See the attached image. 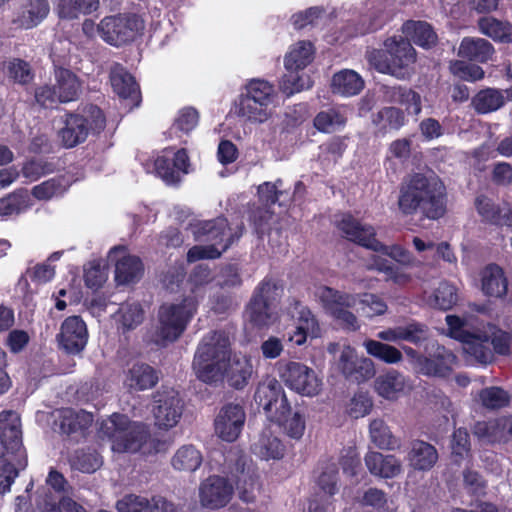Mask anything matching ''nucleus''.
<instances>
[{
    "label": "nucleus",
    "instance_id": "obj_1",
    "mask_svg": "<svg viewBox=\"0 0 512 512\" xmlns=\"http://www.w3.org/2000/svg\"><path fill=\"white\" fill-rule=\"evenodd\" d=\"M398 208L404 216L421 215L438 220L446 213V191L442 182L422 173L413 174L399 190Z\"/></svg>",
    "mask_w": 512,
    "mask_h": 512
},
{
    "label": "nucleus",
    "instance_id": "obj_2",
    "mask_svg": "<svg viewBox=\"0 0 512 512\" xmlns=\"http://www.w3.org/2000/svg\"><path fill=\"white\" fill-rule=\"evenodd\" d=\"M27 465L21 422L13 411L0 413V494L10 491L19 471Z\"/></svg>",
    "mask_w": 512,
    "mask_h": 512
},
{
    "label": "nucleus",
    "instance_id": "obj_3",
    "mask_svg": "<svg viewBox=\"0 0 512 512\" xmlns=\"http://www.w3.org/2000/svg\"><path fill=\"white\" fill-rule=\"evenodd\" d=\"M254 400L262 407L267 418L271 422L284 425L287 435L299 440L305 431V418L299 412H295L291 418V404L288 401L282 384L275 378L260 382L254 393Z\"/></svg>",
    "mask_w": 512,
    "mask_h": 512
},
{
    "label": "nucleus",
    "instance_id": "obj_4",
    "mask_svg": "<svg viewBox=\"0 0 512 512\" xmlns=\"http://www.w3.org/2000/svg\"><path fill=\"white\" fill-rule=\"evenodd\" d=\"M60 120L62 126L57 131V137L65 149L85 143L90 136H99L107 124L104 111L92 103L73 111L66 110Z\"/></svg>",
    "mask_w": 512,
    "mask_h": 512
},
{
    "label": "nucleus",
    "instance_id": "obj_5",
    "mask_svg": "<svg viewBox=\"0 0 512 512\" xmlns=\"http://www.w3.org/2000/svg\"><path fill=\"white\" fill-rule=\"evenodd\" d=\"M230 357V340L224 331L208 333L199 344L193 359L197 378L213 383L223 378L224 363Z\"/></svg>",
    "mask_w": 512,
    "mask_h": 512
},
{
    "label": "nucleus",
    "instance_id": "obj_6",
    "mask_svg": "<svg viewBox=\"0 0 512 512\" xmlns=\"http://www.w3.org/2000/svg\"><path fill=\"white\" fill-rule=\"evenodd\" d=\"M383 49L367 52V60L375 70L398 79L409 75V67L416 62V50L411 41L403 36L388 37Z\"/></svg>",
    "mask_w": 512,
    "mask_h": 512
},
{
    "label": "nucleus",
    "instance_id": "obj_7",
    "mask_svg": "<svg viewBox=\"0 0 512 512\" xmlns=\"http://www.w3.org/2000/svg\"><path fill=\"white\" fill-rule=\"evenodd\" d=\"M197 310L194 297H185L179 303H163L158 310L159 325L155 332V343L166 346L176 341L186 330Z\"/></svg>",
    "mask_w": 512,
    "mask_h": 512
},
{
    "label": "nucleus",
    "instance_id": "obj_8",
    "mask_svg": "<svg viewBox=\"0 0 512 512\" xmlns=\"http://www.w3.org/2000/svg\"><path fill=\"white\" fill-rule=\"evenodd\" d=\"M283 291L282 281L274 277L266 276L258 283L245 309L248 321L253 327L263 329L273 323V310Z\"/></svg>",
    "mask_w": 512,
    "mask_h": 512
},
{
    "label": "nucleus",
    "instance_id": "obj_9",
    "mask_svg": "<svg viewBox=\"0 0 512 512\" xmlns=\"http://www.w3.org/2000/svg\"><path fill=\"white\" fill-rule=\"evenodd\" d=\"M102 39L116 47L133 42L145 30V21L136 13H119L104 17L99 26Z\"/></svg>",
    "mask_w": 512,
    "mask_h": 512
},
{
    "label": "nucleus",
    "instance_id": "obj_10",
    "mask_svg": "<svg viewBox=\"0 0 512 512\" xmlns=\"http://www.w3.org/2000/svg\"><path fill=\"white\" fill-rule=\"evenodd\" d=\"M244 232L245 225L242 220L232 227L229 225L227 218L223 216L199 221L193 227V233L197 241L210 242V245L215 247L220 246V250L223 252L238 242Z\"/></svg>",
    "mask_w": 512,
    "mask_h": 512
},
{
    "label": "nucleus",
    "instance_id": "obj_11",
    "mask_svg": "<svg viewBox=\"0 0 512 512\" xmlns=\"http://www.w3.org/2000/svg\"><path fill=\"white\" fill-rule=\"evenodd\" d=\"M319 300L324 310L345 330L357 331L358 319L350 311L356 304L355 296L334 288L323 286L318 291Z\"/></svg>",
    "mask_w": 512,
    "mask_h": 512
},
{
    "label": "nucleus",
    "instance_id": "obj_12",
    "mask_svg": "<svg viewBox=\"0 0 512 512\" xmlns=\"http://www.w3.org/2000/svg\"><path fill=\"white\" fill-rule=\"evenodd\" d=\"M101 431L112 441V449L116 452H135L141 447V433L124 414L113 413L102 422Z\"/></svg>",
    "mask_w": 512,
    "mask_h": 512
},
{
    "label": "nucleus",
    "instance_id": "obj_13",
    "mask_svg": "<svg viewBox=\"0 0 512 512\" xmlns=\"http://www.w3.org/2000/svg\"><path fill=\"white\" fill-rule=\"evenodd\" d=\"M280 378L290 389L304 396H314L320 391L321 381L315 371L303 363L288 361L279 364Z\"/></svg>",
    "mask_w": 512,
    "mask_h": 512
},
{
    "label": "nucleus",
    "instance_id": "obj_14",
    "mask_svg": "<svg viewBox=\"0 0 512 512\" xmlns=\"http://www.w3.org/2000/svg\"><path fill=\"white\" fill-rule=\"evenodd\" d=\"M153 414L156 424L163 429H170L179 422L184 408L183 400L174 389H162L154 396Z\"/></svg>",
    "mask_w": 512,
    "mask_h": 512
},
{
    "label": "nucleus",
    "instance_id": "obj_15",
    "mask_svg": "<svg viewBox=\"0 0 512 512\" xmlns=\"http://www.w3.org/2000/svg\"><path fill=\"white\" fill-rule=\"evenodd\" d=\"M234 487L230 481L219 475H211L199 487V499L204 508L217 510L225 507L232 499Z\"/></svg>",
    "mask_w": 512,
    "mask_h": 512
},
{
    "label": "nucleus",
    "instance_id": "obj_16",
    "mask_svg": "<svg viewBox=\"0 0 512 512\" xmlns=\"http://www.w3.org/2000/svg\"><path fill=\"white\" fill-rule=\"evenodd\" d=\"M89 338L88 328L81 316L67 317L57 335L59 347L67 354L78 355L86 347Z\"/></svg>",
    "mask_w": 512,
    "mask_h": 512
},
{
    "label": "nucleus",
    "instance_id": "obj_17",
    "mask_svg": "<svg viewBox=\"0 0 512 512\" xmlns=\"http://www.w3.org/2000/svg\"><path fill=\"white\" fill-rule=\"evenodd\" d=\"M190 159L185 148L174 151L172 148L165 149L159 155L155 162L154 168L156 173L167 184H176L181 180V174L188 173Z\"/></svg>",
    "mask_w": 512,
    "mask_h": 512
},
{
    "label": "nucleus",
    "instance_id": "obj_18",
    "mask_svg": "<svg viewBox=\"0 0 512 512\" xmlns=\"http://www.w3.org/2000/svg\"><path fill=\"white\" fill-rule=\"evenodd\" d=\"M246 421V413L240 404L224 405L214 421L215 432L220 439L234 442L240 436Z\"/></svg>",
    "mask_w": 512,
    "mask_h": 512
},
{
    "label": "nucleus",
    "instance_id": "obj_19",
    "mask_svg": "<svg viewBox=\"0 0 512 512\" xmlns=\"http://www.w3.org/2000/svg\"><path fill=\"white\" fill-rule=\"evenodd\" d=\"M422 359L417 374L427 377L448 378L457 364V356L443 345L436 344Z\"/></svg>",
    "mask_w": 512,
    "mask_h": 512
},
{
    "label": "nucleus",
    "instance_id": "obj_20",
    "mask_svg": "<svg viewBox=\"0 0 512 512\" xmlns=\"http://www.w3.org/2000/svg\"><path fill=\"white\" fill-rule=\"evenodd\" d=\"M337 228L347 240L370 250L381 249L380 241L376 238L373 226L362 224L351 214H344L337 223Z\"/></svg>",
    "mask_w": 512,
    "mask_h": 512
},
{
    "label": "nucleus",
    "instance_id": "obj_21",
    "mask_svg": "<svg viewBox=\"0 0 512 512\" xmlns=\"http://www.w3.org/2000/svg\"><path fill=\"white\" fill-rule=\"evenodd\" d=\"M475 209L481 221L491 226L512 228V204L505 202L503 206L492 198L481 194L475 198Z\"/></svg>",
    "mask_w": 512,
    "mask_h": 512
},
{
    "label": "nucleus",
    "instance_id": "obj_22",
    "mask_svg": "<svg viewBox=\"0 0 512 512\" xmlns=\"http://www.w3.org/2000/svg\"><path fill=\"white\" fill-rule=\"evenodd\" d=\"M472 432L479 440H486L491 444L508 443L512 440V415L477 421Z\"/></svg>",
    "mask_w": 512,
    "mask_h": 512
},
{
    "label": "nucleus",
    "instance_id": "obj_23",
    "mask_svg": "<svg viewBox=\"0 0 512 512\" xmlns=\"http://www.w3.org/2000/svg\"><path fill=\"white\" fill-rule=\"evenodd\" d=\"M109 77L113 91L120 98L130 99L135 105H139L141 101L139 85L123 65L119 63L113 65Z\"/></svg>",
    "mask_w": 512,
    "mask_h": 512
},
{
    "label": "nucleus",
    "instance_id": "obj_24",
    "mask_svg": "<svg viewBox=\"0 0 512 512\" xmlns=\"http://www.w3.org/2000/svg\"><path fill=\"white\" fill-rule=\"evenodd\" d=\"M341 372L352 382L363 383L375 376V366L370 358H359L343 353L340 357Z\"/></svg>",
    "mask_w": 512,
    "mask_h": 512
},
{
    "label": "nucleus",
    "instance_id": "obj_25",
    "mask_svg": "<svg viewBox=\"0 0 512 512\" xmlns=\"http://www.w3.org/2000/svg\"><path fill=\"white\" fill-rule=\"evenodd\" d=\"M439 458L438 451L432 444L423 440H413L407 454L408 464L416 471H430Z\"/></svg>",
    "mask_w": 512,
    "mask_h": 512
},
{
    "label": "nucleus",
    "instance_id": "obj_26",
    "mask_svg": "<svg viewBox=\"0 0 512 512\" xmlns=\"http://www.w3.org/2000/svg\"><path fill=\"white\" fill-rule=\"evenodd\" d=\"M49 12L48 0H24L13 22L22 29H32L46 19Z\"/></svg>",
    "mask_w": 512,
    "mask_h": 512
},
{
    "label": "nucleus",
    "instance_id": "obj_27",
    "mask_svg": "<svg viewBox=\"0 0 512 512\" xmlns=\"http://www.w3.org/2000/svg\"><path fill=\"white\" fill-rule=\"evenodd\" d=\"M54 78L60 103L73 102L79 98L82 84L74 72L64 67H55Z\"/></svg>",
    "mask_w": 512,
    "mask_h": 512
},
{
    "label": "nucleus",
    "instance_id": "obj_28",
    "mask_svg": "<svg viewBox=\"0 0 512 512\" xmlns=\"http://www.w3.org/2000/svg\"><path fill=\"white\" fill-rule=\"evenodd\" d=\"M33 205L31 195L19 188L0 198V220L6 221L27 212Z\"/></svg>",
    "mask_w": 512,
    "mask_h": 512
},
{
    "label": "nucleus",
    "instance_id": "obj_29",
    "mask_svg": "<svg viewBox=\"0 0 512 512\" xmlns=\"http://www.w3.org/2000/svg\"><path fill=\"white\" fill-rule=\"evenodd\" d=\"M465 354L481 365H487L494 361V352L490 347V336L483 331H475L463 343Z\"/></svg>",
    "mask_w": 512,
    "mask_h": 512
},
{
    "label": "nucleus",
    "instance_id": "obj_30",
    "mask_svg": "<svg viewBox=\"0 0 512 512\" xmlns=\"http://www.w3.org/2000/svg\"><path fill=\"white\" fill-rule=\"evenodd\" d=\"M494 53V46L488 40L479 37H464L458 49L459 57L476 63H487Z\"/></svg>",
    "mask_w": 512,
    "mask_h": 512
},
{
    "label": "nucleus",
    "instance_id": "obj_31",
    "mask_svg": "<svg viewBox=\"0 0 512 512\" xmlns=\"http://www.w3.org/2000/svg\"><path fill=\"white\" fill-rule=\"evenodd\" d=\"M372 123L378 136L399 131L407 123L405 111L395 106H385L372 116Z\"/></svg>",
    "mask_w": 512,
    "mask_h": 512
},
{
    "label": "nucleus",
    "instance_id": "obj_32",
    "mask_svg": "<svg viewBox=\"0 0 512 512\" xmlns=\"http://www.w3.org/2000/svg\"><path fill=\"white\" fill-rule=\"evenodd\" d=\"M481 287L485 295L502 298L507 294L508 280L504 270L497 264H488L481 271Z\"/></svg>",
    "mask_w": 512,
    "mask_h": 512
},
{
    "label": "nucleus",
    "instance_id": "obj_33",
    "mask_svg": "<svg viewBox=\"0 0 512 512\" xmlns=\"http://www.w3.org/2000/svg\"><path fill=\"white\" fill-rule=\"evenodd\" d=\"M402 31L407 39L410 38L414 44L424 49H430L438 42L437 33L427 21L407 20L402 26Z\"/></svg>",
    "mask_w": 512,
    "mask_h": 512
},
{
    "label": "nucleus",
    "instance_id": "obj_34",
    "mask_svg": "<svg viewBox=\"0 0 512 512\" xmlns=\"http://www.w3.org/2000/svg\"><path fill=\"white\" fill-rule=\"evenodd\" d=\"M365 464L372 475L382 478H393L401 472V463L394 455L371 451L365 456Z\"/></svg>",
    "mask_w": 512,
    "mask_h": 512
},
{
    "label": "nucleus",
    "instance_id": "obj_35",
    "mask_svg": "<svg viewBox=\"0 0 512 512\" xmlns=\"http://www.w3.org/2000/svg\"><path fill=\"white\" fill-rule=\"evenodd\" d=\"M158 383L156 370L146 363H135L126 375L125 385L135 391L153 388Z\"/></svg>",
    "mask_w": 512,
    "mask_h": 512
},
{
    "label": "nucleus",
    "instance_id": "obj_36",
    "mask_svg": "<svg viewBox=\"0 0 512 512\" xmlns=\"http://www.w3.org/2000/svg\"><path fill=\"white\" fill-rule=\"evenodd\" d=\"M389 102L399 104L409 115L418 116L422 111V100L418 92L407 86H393L386 90Z\"/></svg>",
    "mask_w": 512,
    "mask_h": 512
},
{
    "label": "nucleus",
    "instance_id": "obj_37",
    "mask_svg": "<svg viewBox=\"0 0 512 512\" xmlns=\"http://www.w3.org/2000/svg\"><path fill=\"white\" fill-rule=\"evenodd\" d=\"M479 31L496 43H512V24L493 16L480 17L477 21Z\"/></svg>",
    "mask_w": 512,
    "mask_h": 512
},
{
    "label": "nucleus",
    "instance_id": "obj_38",
    "mask_svg": "<svg viewBox=\"0 0 512 512\" xmlns=\"http://www.w3.org/2000/svg\"><path fill=\"white\" fill-rule=\"evenodd\" d=\"M144 272L141 259L135 255H124L115 265V280L118 284L127 285L140 280Z\"/></svg>",
    "mask_w": 512,
    "mask_h": 512
},
{
    "label": "nucleus",
    "instance_id": "obj_39",
    "mask_svg": "<svg viewBox=\"0 0 512 512\" xmlns=\"http://www.w3.org/2000/svg\"><path fill=\"white\" fill-rule=\"evenodd\" d=\"M296 305H299L301 308L298 311V322L299 324L295 327V330L289 335V341L294 343L297 346L303 345L309 334L316 336L319 331V323L312 313V311L306 307L302 306L299 301H296Z\"/></svg>",
    "mask_w": 512,
    "mask_h": 512
},
{
    "label": "nucleus",
    "instance_id": "obj_40",
    "mask_svg": "<svg viewBox=\"0 0 512 512\" xmlns=\"http://www.w3.org/2000/svg\"><path fill=\"white\" fill-rule=\"evenodd\" d=\"M93 422V415L86 411H75L71 408L63 409L59 415V428L61 433L72 435L84 432Z\"/></svg>",
    "mask_w": 512,
    "mask_h": 512
},
{
    "label": "nucleus",
    "instance_id": "obj_41",
    "mask_svg": "<svg viewBox=\"0 0 512 512\" xmlns=\"http://www.w3.org/2000/svg\"><path fill=\"white\" fill-rule=\"evenodd\" d=\"M202 462V453L192 444L181 446L171 458V466L180 472H195Z\"/></svg>",
    "mask_w": 512,
    "mask_h": 512
},
{
    "label": "nucleus",
    "instance_id": "obj_42",
    "mask_svg": "<svg viewBox=\"0 0 512 512\" xmlns=\"http://www.w3.org/2000/svg\"><path fill=\"white\" fill-rule=\"evenodd\" d=\"M237 114L251 122H265L271 111L262 102L249 94L242 93L237 104Z\"/></svg>",
    "mask_w": 512,
    "mask_h": 512
},
{
    "label": "nucleus",
    "instance_id": "obj_43",
    "mask_svg": "<svg viewBox=\"0 0 512 512\" xmlns=\"http://www.w3.org/2000/svg\"><path fill=\"white\" fill-rule=\"evenodd\" d=\"M333 92L344 96L359 94L364 88V80L353 70H342L332 78Z\"/></svg>",
    "mask_w": 512,
    "mask_h": 512
},
{
    "label": "nucleus",
    "instance_id": "obj_44",
    "mask_svg": "<svg viewBox=\"0 0 512 512\" xmlns=\"http://www.w3.org/2000/svg\"><path fill=\"white\" fill-rule=\"evenodd\" d=\"M313 44L309 41H300L284 60V66L288 72L304 70L313 60Z\"/></svg>",
    "mask_w": 512,
    "mask_h": 512
},
{
    "label": "nucleus",
    "instance_id": "obj_45",
    "mask_svg": "<svg viewBox=\"0 0 512 512\" xmlns=\"http://www.w3.org/2000/svg\"><path fill=\"white\" fill-rule=\"evenodd\" d=\"M504 104L505 98L503 93L495 88L482 89L472 98V105L480 114L496 111Z\"/></svg>",
    "mask_w": 512,
    "mask_h": 512
},
{
    "label": "nucleus",
    "instance_id": "obj_46",
    "mask_svg": "<svg viewBox=\"0 0 512 512\" xmlns=\"http://www.w3.org/2000/svg\"><path fill=\"white\" fill-rule=\"evenodd\" d=\"M253 366L247 358L231 362L226 369V379L229 386L234 389H243L252 376Z\"/></svg>",
    "mask_w": 512,
    "mask_h": 512
},
{
    "label": "nucleus",
    "instance_id": "obj_47",
    "mask_svg": "<svg viewBox=\"0 0 512 512\" xmlns=\"http://www.w3.org/2000/svg\"><path fill=\"white\" fill-rule=\"evenodd\" d=\"M404 386V377L396 370H390L378 376L375 380L377 393L386 399L394 398L397 393L404 389Z\"/></svg>",
    "mask_w": 512,
    "mask_h": 512
},
{
    "label": "nucleus",
    "instance_id": "obj_48",
    "mask_svg": "<svg viewBox=\"0 0 512 512\" xmlns=\"http://www.w3.org/2000/svg\"><path fill=\"white\" fill-rule=\"evenodd\" d=\"M363 345L370 356L386 364H396L403 359L402 352L398 348L387 343L367 339L364 341Z\"/></svg>",
    "mask_w": 512,
    "mask_h": 512
},
{
    "label": "nucleus",
    "instance_id": "obj_49",
    "mask_svg": "<svg viewBox=\"0 0 512 512\" xmlns=\"http://www.w3.org/2000/svg\"><path fill=\"white\" fill-rule=\"evenodd\" d=\"M369 432L372 442L380 449L393 450L400 445L399 440L382 419L372 420L369 425Z\"/></svg>",
    "mask_w": 512,
    "mask_h": 512
},
{
    "label": "nucleus",
    "instance_id": "obj_50",
    "mask_svg": "<svg viewBox=\"0 0 512 512\" xmlns=\"http://www.w3.org/2000/svg\"><path fill=\"white\" fill-rule=\"evenodd\" d=\"M346 116L337 109L320 111L313 119L314 127L322 133H333L346 125Z\"/></svg>",
    "mask_w": 512,
    "mask_h": 512
},
{
    "label": "nucleus",
    "instance_id": "obj_51",
    "mask_svg": "<svg viewBox=\"0 0 512 512\" xmlns=\"http://www.w3.org/2000/svg\"><path fill=\"white\" fill-rule=\"evenodd\" d=\"M118 322L122 330L135 329L144 320V310L139 303L122 304L117 311Z\"/></svg>",
    "mask_w": 512,
    "mask_h": 512
},
{
    "label": "nucleus",
    "instance_id": "obj_52",
    "mask_svg": "<svg viewBox=\"0 0 512 512\" xmlns=\"http://www.w3.org/2000/svg\"><path fill=\"white\" fill-rule=\"evenodd\" d=\"M6 73L14 83L23 86L32 82L35 76L31 65L20 58H13L7 63Z\"/></svg>",
    "mask_w": 512,
    "mask_h": 512
},
{
    "label": "nucleus",
    "instance_id": "obj_53",
    "mask_svg": "<svg viewBox=\"0 0 512 512\" xmlns=\"http://www.w3.org/2000/svg\"><path fill=\"white\" fill-rule=\"evenodd\" d=\"M245 93L257 97L269 109L276 95L274 85L262 79L250 80L245 86Z\"/></svg>",
    "mask_w": 512,
    "mask_h": 512
},
{
    "label": "nucleus",
    "instance_id": "obj_54",
    "mask_svg": "<svg viewBox=\"0 0 512 512\" xmlns=\"http://www.w3.org/2000/svg\"><path fill=\"white\" fill-rule=\"evenodd\" d=\"M70 462L73 468L83 473H93L101 466L99 455L90 449L75 450Z\"/></svg>",
    "mask_w": 512,
    "mask_h": 512
},
{
    "label": "nucleus",
    "instance_id": "obj_55",
    "mask_svg": "<svg viewBox=\"0 0 512 512\" xmlns=\"http://www.w3.org/2000/svg\"><path fill=\"white\" fill-rule=\"evenodd\" d=\"M479 399L485 408L492 410L506 407L510 402L509 394L497 386L483 388L479 392Z\"/></svg>",
    "mask_w": 512,
    "mask_h": 512
},
{
    "label": "nucleus",
    "instance_id": "obj_56",
    "mask_svg": "<svg viewBox=\"0 0 512 512\" xmlns=\"http://www.w3.org/2000/svg\"><path fill=\"white\" fill-rule=\"evenodd\" d=\"M374 267L377 271L382 272L386 276L387 281H392L397 285H406L411 281L410 274L385 258L377 257L374 260Z\"/></svg>",
    "mask_w": 512,
    "mask_h": 512
},
{
    "label": "nucleus",
    "instance_id": "obj_57",
    "mask_svg": "<svg viewBox=\"0 0 512 512\" xmlns=\"http://www.w3.org/2000/svg\"><path fill=\"white\" fill-rule=\"evenodd\" d=\"M66 185L63 178H51L32 188L31 194L38 200H49L55 196L63 195Z\"/></svg>",
    "mask_w": 512,
    "mask_h": 512
},
{
    "label": "nucleus",
    "instance_id": "obj_58",
    "mask_svg": "<svg viewBox=\"0 0 512 512\" xmlns=\"http://www.w3.org/2000/svg\"><path fill=\"white\" fill-rule=\"evenodd\" d=\"M257 448L259 455L266 460L281 459L284 456V444L273 435L263 434L259 439Z\"/></svg>",
    "mask_w": 512,
    "mask_h": 512
},
{
    "label": "nucleus",
    "instance_id": "obj_59",
    "mask_svg": "<svg viewBox=\"0 0 512 512\" xmlns=\"http://www.w3.org/2000/svg\"><path fill=\"white\" fill-rule=\"evenodd\" d=\"M198 121V111L193 107H184L178 112V115L170 128V132L175 134L178 132L187 134L197 126Z\"/></svg>",
    "mask_w": 512,
    "mask_h": 512
},
{
    "label": "nucleus",
    "instance_id": "obj_60",
    "mask_svg": "<svg viewBox=\"0 0 512 512\" xmlns=\"http://www.w3.org/2000/svg\"><path fill=\"white\" fill-rule=\"evenodd\" d=\"M434 301L440 310H450L458 301L456 287L446 281L440 282L434 291Z\"/></svg>",
    "mask_w": 512,
    "mask_h": 512
},
{
    "label": "nucleus",
    "instance_id": "obj_61",
    "mask_svg": "<svg viewBox=\"0 0 512 512\" xmlns=\"http://www.w3.org/2000/svg\"><path fill=\"white\" fill-rule=\"evenodd\" d=\"M451 448L454 462L457 464L470 454V435L466 428L460 427L453 432Z\"/></svg>",
    "mask_w": 512,
    "mask_h": 512
},
{
    "label": "nucleus",
    "instance_id": "obj_62",
    "mask_svg": "<svg viewBox=\"0 0 512 512\" xmlns=\"http://www.w3.org/2000/svg\"><path fill=\"white\" fill-rule=\"evenodd\" d=\"M152 499L146 497L127 494L117 501L116 509L118 512H151Z\"/></svg>",
    "mask_w": 512,
    "mask_h": 512
},
{
    "label": "nucleus",
    "instance_id": "obj_63",
    "mask_svg": "<svg viewBox=\"0 0 512 512\" xmlns=\"http://www.w3.org/2000/svg\"><path fill=\"white\" fill-rule=\"evenodd\" d=\"M311 86L312 81L309 76L299 75L298 72H288V74L283 77L280 89L286 96H291L305 89H309Z\"/></svg>",
    "mask_w": 512,
    "mask_h": 512
},
{
    "label": "nucleus",
    "instance_id": "obj_64",
    "mask_svg": "<svg viewBox=\"0 0 512 512\" xmlns=\"http://www.w3.org/2000/svg\"><path fill=\"white\" fill-rule=\"evenodd\" d=\"M373 407V401L368 392L358 391L350 399L347 412L352 418L358 419L368 415Z\"/></svg>",
    "mask_w": 512,
    "mask_h": 512
}]
</instances>
